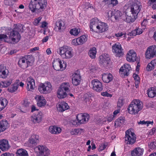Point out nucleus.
<instances>
[{
	"label": "nucleus",
	"mask_w": 156,
	"mask_h": 156,
	"mask_svg": "<svg viewBox=\"0 0 156 156\" xmlns=\"http://www.w3.org/2000/svg\"><path fill=\"white\" fill-rule=\"evenodd\" d=\"M47 4V0H32L29 4V8L32 13L43 11Z\"/></svg>",
	"instance_id": "f257e3e1"
},
{
	"label": "nucleus",
	"mask_w": 156,
	"mask_h": 156,
	"mask_svg": "<svg viewBox=\"0 0 156 156\" xmlns=\"http://www.w3.org/2000/svg\"><path fill=\"white\" fill-rule=\"evenodd\" d=\"M143 108L142 102L139 100H134L128 108L129 112L131 114H136Z\"/></svg>",
	"instance_id": "f03ea898"
},
{
	"label": "nucleus",
	"mask_w": 156,
	"mask_h": 156,
	"mask_svg": "<svg viewBox=\"0 0 156 156\" xmlns=\"http://www.w3.org/2000/svg\"><path fill=\"white\" fill-rule=\"evenodd\" d=\"M33 60L32 56L30 55H26L20 59L18 64L19 66L25 69L32 65Z\"/></svg>",
	"instance_id": "7ed1b4c3"
},
{
	"label": "nucleus",
	"mask_w": 156,
	"mask_h": 156,
	"mask_svg": "<svg viewBox=\"0 0 156 156\" xmlns=\"http://www.w3.org/2000/svg\"><path fill=\"white\" fill-rule=\"evenodd\" d=\"M70 86L69 83L64 82L61 83L59 87V98H66L67 94L66 92L70 91Z\"/></svg>",
	"instance_id": "20e7f679"
},
{
	"label": "nucleus",
	"mask_w": 156,
	"mask_h": 156,
	"mask_svg": "<svg viewBox=\"0 0 156 156\" xmlns=\"http://www.w3.org/2000/svg\"><path fill=\"white\" fill-rule=\"evenodd\" d=\"M38 89L41 93L46 94L51 91L52 86L50 82H45L44 83L40 84L38 86Z\"/></svg>",
	"instance_id": "39448f33"
},
{
	"label": "nucleus",
	"mask_w": 156,
	"mask_h": 156,
	"mask_svg": "<svg viewBox=\"0 0 156 156\" xmlns=\"http://www.w3.org/2000/svg\"><path fill=\"white\" fill-rule=\"evenodd\" d=\"M17 30L16 28H14L12 30H9L7 34L9 38H11V40L13 43L18 42L21 39V36Z\"/></svg>",
	"instance_id": "423d86ee"
},
{
	"label": "nucleus",
	"mask_w": 156,
	"mask_h": 156,
	"mask_svg": "<svg viewBox=\"0 0 156 156\" xmlns=\"http://www.w3.org/2000/svg\"><path fill=\"white\" fill-rule=\"evenodd\" d=\"M125 138L126 141L127 142V143L130 144H133L136 141L135 134L129 130L126 131Z\"/></svg>",
	"instance_id": "0eeeda50"
},
{
	"label": "nucleus",
	"mask_w": 156,
	"mask_h": 156,
	"mask_svg": "<svg viewBox=\"0 0 156 156\" xmlns=\"http://www.w3.org/2000/svg\"><path fill=\"white\" fill-rule=\"evenodd\" d=\"M36 149L38 150L37 153L38 156H48L50 154V150L45 146L38 145Z\"/></svg>",
	"instance_id": "6e6552de"
},
{
	"label": "nucleus",
	"mask_w": 156,
	"mask_h": 156,
	"mask_svg": "<svg viewBox=\"0 0 156 156\" xmlns=\"http://www.w3.org/2000/svg\"><path fill=\"white\" fill-rule=\"evenodd\" d=\"M60 54L63 58H70L73 56L72 49L67 47H62L60 49Z\"/></svg>",
	"instance_id": "1a4fd4ad"
},
{
	"label": "nucleus",
	"mask_w": 156,
	"mask_h": 156,
	"mask_svg": "<svg viewBox=\"0 0 156 156\" xmlns=\"http://www.w3.org/2000/svg\"><path fill=\"white\" fill-rule=\"evenodd\" d=\"M112 51L115 53L116 57H120L123 55L124 53L123 49L122 48L121 45L119 43L115 44L112 46Z\"/></svg>",
	"instance_id": "9d476101"
},
{
	"label": "nucleus",
	"mask_w": 156,
	"mask_h": 156,
	"mask_svg": "<svg viewBox=\"0 0 156 156\" xmlns=\"http://www.w3.org/2000/svg\"><path fill=\"white\" fill-rule=\"evenodd\" d=\"M146 58L150 59L154 57L156 55V45L149 46L145 52Z\"/></svg>",
	"instance_id": "9b49d317"
},
{
	"label": "nucleus",
	"mask_w": 156,
	"mask_h": 156,
	"mask_svg": "<svg viewBox=\"0 0 156 156\" xmlns=\"http://www.w3.org/2000/svg\"><path fill=\"white\" fill-rule=\"evenodd\" d=\"M137 3H134L131 5L130 12L132 15L137 18V15L140 10V7L141 6L139 2L137 1Z\"/></svg>",
	"instance_id": "f8f14e48"
},
{
	"label": "nucleus",
	"mask_w": 156,
	"mask_h": 156,
	"mask_svg": "<svg viewBox=\"0 0 156 156\" xmlns=\"http://www.w3.org/2000/svg\"><path fill=\"white\" fill-rule=\"evenodd\" d=\"M89 115L86 113H80L76 116V119L80 124H85L86 123L89 119Z\"/></svg>",
	"instance_id": "ddd939ff"
},
{
	"label": "nucleus",
	"mask_w": 156,
	"mask_h": 156,
	"mask_svg": "<svg viewBox=\"0 0 156 156\" xmlns=\"http://www.w3.org/2000/svg\"><path fill=\"white\" fill-rule=\"evenodd\" d=\"M91 83L93 86V89L94 90L97 92H100L103 90L102 84L99 80H92Z\"/></svg>",
	"instance_id": "4468645a"
},
{
	"label": "nucleus",
	"mask_w": 156,
	"mask_h": 156,
	"mask_svg": "<svg viewBox=\"0 0 156 156\" xmlns=\"http://www.w3.org/2000/svg\"><path fill=\"white\" fill-rule=\"evenodd\" d=\"M39 136L37 135H32L29 139L28 145L29 147H34L36 146L39 142Z\"/></svg>",
	"instance_id": "2eb2a0df"
},
{
	"label": "nucleus",
	"mask_w": 156,
	"mask_h": 156,
	"mask_svg": "<svg viewBox=\"0 0 156 156\" xmlns=\"http://www.w3.org/2000/svg\"><path fill=\"white\" fill-rule=\"evenodd\" d=\"M26 83L27 89L28 91H33L35 87V80L31 77H30L27 79Z\"/></svg>",
	"instance_id": "dca6fc26"
},
{
	"label": "nucleus",
	"mask_w": 156,
	"mask_h": 156,
	"mask_svg": "<svg viewBox=\"0 0 156 156\" xmlns=\"http://www.w3.org/2000/svg\"><path fill=\"white\" fill-rule=\"evenodd\" d=\"M42 114L41 112H38L34 114L32 116L31 120L34 124L39 123L42 121Z\"/></svg>",
	"instance_id": "f3484780"
},
{
	"label": "nucleus",
	"mask_w": 156,
	"mask_h": 156,
	"mask_svg": "<svg viewBox=\"0 0 156 156\" xmlns=\"http://www.w3.org/2000/svg\"><path fill=\"white\" fill-rule=\"evenodd\" d=\"M98 21L97 18H94L91 20L90 26L91 31L98 32V27H99Z\"/></svg>",
	"instance_id": "a211bd4d"
},
{
	"label": "nucleus",
	"mask_w": 156,
	"mask_h": 156,
	"mask_svg": "<svg viewBox=\"0 0 156 156\" xmlns=\"http://www.w3.org/2000/svg\"><path fill=\"white\" fill-rule=\"evenodd\" d=\"M136 54L134 51L131 50L129 51L126 55V59L129 62H133L136 61Z\"/></svg>",
	"instance_id": "6ab92c4d"
},
{
	"label": "nucleus",
	"mask_w": 156,
	"mask_h": 156,
	"mask_svg": "<svg viewBox=\"0 0 156 156\" xmlns=\"http://www.w3.org/2000/svg\"><path fill=\"white\" fill-rule=\"evenodd\" d=\"M10 147L8 141L6 139L0 140V149L2 151H6Z\"/></svg>",
	"instance_id": "aec40b11"
},
{
	"label": "nucleus",
	"mask_w": 156,
	"mask_h": 156,
	"mask_svg": "<svg viewBox=\"0 0 156 156\" xmlns=\"http://www.w3.org/2000/svg\"><path fill=\"white\" fill-rule=\"evenodd\" d=\"M9 71L6 67L3 64L0 65V78L5 79L7 76Z\"/></svg>",
	"instance_id": "412c9836"
},
{
	"label": "nucleus",
	"mask_w": 156,
	"mask_h": 156,
	"mask_svg": "<svg viewBox=\"0 0 156 156\" xmlns=\"http://www.w3.org/2000/svg\"><path fill=\"white\" fill-rule=\"evenodd\" d=\"M35 99L37 102L38 106L41 107L44 106L46 104V101L45 98L42 95H36Z\"/></svg>",
	"instance_id": "4be33fe9"
},
{
	"label": "nucleus",
	"mask_w": 156,
	"mask_h": 156,
	"mask_svg": "<svg viewBox=\"0 0 156 156\" xmlns=\"http://www.w3.org/2000/svg\"><path fill=\"white\" fill-rule=\"evenodd\" d=\"M130 66L128 64H125L121 67L119 70V72L125 76H127L129 75V72L131 70Z\"/></svg>",
	"instance_id": "5701e85b"
},
{
	"label": "nucleus",
	"mask_w": 156,
	"mask_h": 156,
	"mask_svg": "<svg viewBox=\"0 0 156 156\" xmlns=\"http://www.w3.org/2000/svg\"><path fill=\"white\" fill-rule=\"evenodd\" d=\"M144 150L139 147H136L131 152V156H141L143 154Z\"/></svg>",
	"instance_id": "b1692460"
},
{
	"label": "nucleus",
	"mask_w": 156,
	"mask_h": 156,
	"mask_svg": "<svg viewBox=\"0 0 156 156\" xmlns=\"http://www.w3.org/2000/svg\"><path fill=\"white\" fill-rule=\"evenodd\" d=\"M99 59L100 62L101 64H104V65L105 63L108 64V62L110 60L108 55L107 54H103L101 55L99 57Z\"/></svg>",
	"instance_id": "393cba45"
},
{
	"label": "nucleus",
	"mask_w": 156,
	"mask_h": 156,
	"mask_svg": "<svg viewBox=\"0 0 156 156\" xmlns=\"http://www.w3.org/2000/svg\"><path fill=\"white\" fill-rule=\"evenodd\" d=\"M19 82V80H16L15 83L9 88L8 91L11 93L14 92L16 91L19 86L18 83Z\"/></svg>",
	"instance_id": "a878e982"
},
{
	"label": "nucleus",
	"mask_w": 156,
	"mask_h": 156,
	"mask_svg": "<svg viewBox=\"0 0 156 156\" xmlns=\"http://www.w3.org/2000/svg\"><path fill=\"white\" fill-rule=\"evenodd\" d=\"M112 75L110 74H105L102 76V80L103 82L106 83H109L113 79Z\"/></svg>",
	"instance_id": "bb28decb"
},
{
	"label": "nucleus",
	"mask_w": 156,
	"mask_h": 156,
	"mask_svg": "<svg viewBox=\"0 0 156 156\" xmlns=\"http://www.w3.org/2000/svg\"><path fill=\"white\" fill-rule=\"evenodd\" d=\"M9 123L7 120L0 122V132L4 131L9 127Z\"/></svg>",
	"instance_id": "cd10ccee"
},
{
	"label": "nucleus",
	"mask_w": 156,
	"mask_h": 156,
	"mask_svg": "<svg viewBox=\"0 0 156 156\" xmlns=\"http://www.w3.org/2000/svg\"><path fill=\"white\" fill-rule=\"evenodd\" d=\"M8 103L7 100L4 98H0V112L7 106Z\"/></svg>",
	"instance_id": "c85d7f7f"
},
{
	"label": "nucleus",
	"mask_w": 156,
	"mask_h": 156,
	"mask_svg": "<svg viewBox=\"0 0 156 156\" xmlns=\"http://www.w3.org/2000/svg\"><path fill=\"white\" fill-rule=\"evenodd\" d=\"M99 23L98 32L102 33L108 30V27L106 23Z\"/></svg>",
	"instance_id": "c756f323"
},
{
	"label": "nucleus",
	"mask_w": 156,
	"mask_h": 156,
	"mask_svg": "<svg viewBox=\"0 0 156 156\" xmlns=\"http://www.w3.org/2000/svg\"><path fill=\"white\" fill-rule=\"evenodd\" d=\"M147 94L149 97L153 98L156 96V88L151 87L147 91Z\"/></svg>",
	"instance_id": "7c9ffc66"
},
{
	"label": "nucleus",
	"mask_w": 156,
	"mask_h": 156,
	"mask_svg": "<svg viewBox=\"0 0 156 156\" xmlns=\"http://www.w3.org/2000/svg\"><path fill=\"white\" fill-rule=\"evenodd\" d=\"M143 33L142 30L139 27H137L136 29L131 32H129V35L130 36H135L136 35H139Z\"/></svg>",
	"instance_id": "2f4dec72"
},
{
	"label": "nucleus",
	"mask_w": 156,
	"mask_h": 156,
	"mask_svg": "<svg viewBox=\"0 0 156 156\" xmlns=\"http://www.w3.org/2000/svg\"><path fill=\"white\" fill-rule=\"evenodd\" d=\"M156 66V59L151 61V62L148 64L146 68L148 71H151Z\"/></svg>",
	"instance_id": "473e14b6"
},
{
	"label": "nucleus",
	"mask_w": 156,
	"mask_h": 156,
	"mask_svg": "<svg viewBox=\"0 0 156 156\" xmlns=\"http://www.w3.org/2000/svg\"><path fill=\"white\" fill-rule=\"evenodd\" d=\"M127 15L126 21L128 23L133 22L137 18L135 16H133L130 13H126Z\"/></svg>",
	"instance_id": "72a5a7b5"
},
{
	"label": "nucleus",
	"mask_w": 156,
	"mask_h": 156,
	"mask_svg": "<svg viewBox=\"0 0 156 156\" xmlns=\"http://www.w3.org/2000/svg\"><path fill=\"white\" fill-rule=\"evenodd\" d=\"M84 130L83 129H73L70 130V132L72 135H77L80 134L81 133L84 132Z\"/></svg>",
	"instance_id": "f704fd0d"
},
{
	"label": "nucleus",
	"mask_w": 156,
	"mask_h": 156,
	"mask_svg": "<svg viewBox=\"0 0 156 156\" xmlns=\"http://www.w3.org/2000/svg\"><path fill=\"white\" fill-rule=\"evenodd\" d=\"M16 156H28L27 151L23 149L18 150L16 153Z\"/></svg>",
	"instance_id": "c9c22d12"
},
{
	"label": "nucleus",
	"mask_w": 156,
	"mask_h": 156,
	"mask_svg": "<svg viewBox=\"0 0 156 156\" xmlns=\"http://www.w3.org/2000/svg\"><path fill=\"white\" fill-rule=\"evenodd\" d=\"M69 107L67 104L65 102H62L61 104L59 105V112H63L68 109Z\"/></svg>",
	"instance_id": "e433bc0d"
},
{
	"label": "nucleus",
	"mask_w": 156,
	"mask_h": 156,
	"mask_svg": "<svg viewBox=\"0 0 156 156\" xmlns=\"http://www.w3.org/2000/svg\"><path fill=\"white\" fill-rule=\"evenodd\" d=\"M12 81V79H11L8 80L4 81L0 83V86L3 87H7L11 84Z\"/></svg>",
	"instance_id": "4c0bfd02"
},
{
	"label": "nucleus",
	"mask_w": 156,
	"mask_h": 156,
	"mask_svg": "<svg viewBox=\"0 0 156 156\" xmlns=\"http://www.w3.org/2000/svg\"><path fill=\"white\" fill-rule=\"evenodd\" d=\"M121 12L118 10H115L113 11L112 18H114L115 20H118L121 16Z\"/></svg>",
	"instance_id": "58836bf2"
},
{
	"label": "nucleus",
	"mask_w": 156,
	"mask_h": 156,
	"mask_svg": "<svg viewBox=\"0 0 156 156\" xmlns=\"http://www.w3.org/2000/svg\"><path fill=\"white\" fill-rule=\"evenodd\" d=\"M96 49L95 47H94L90 49L89 51L88 54L90 58L93 59L96 57Z\"/></svg>",
	"instance_id": "ea45409f"
},
{
	"label": "nucleus",
	"mask_w": 156,
	"mask_h": 156,
	"mask_svg": "<svg viewBox=\"0 0 156 156\" xmlns=\"http://www.w3.org/2000/svg\"><path fill=\"white\" fill-rule=\"evenodd\" d=\"M124 117H120L115 120V125L117 126H120L124 123Z\"/></svg>",
	"instance_id": "a19ab883"
},
{
	"label": "nucleus",
	"mask_w": 156,
	"mask_h": 156,
	"mask_svg": "<svg viewBox=\"0 0 156 156\" xmlns=\"http://www.w3.org/2000/svg\"><path fill=\"white\" fill-rule=\"evenodd\" d=\"M79 45H82L87 40V37L85 35L81 36L77 38Z\"/></svg>",
	"instance_id": "79ce46f5"
},
{
	"label": "nucleus",
	"mask_w": 156,
	"mask_h": 156,
	"mask_svg": "<svg viewBox=\"0 0 156 156\" xmlns=\"http://www.w3.org/2000/svg\"><path fill=\"white\" fill-rule=\"evenodd\" d=\"M48 130L51 133L56 134L58 131V128L55 126H51L49 127Z\"/></svg>",
	"instance_id": "37998d69"
},
{
	"label": "nucleus",
	"mask_w": 156,
	"mask_h": 156,
	"mask_svg": "<svg viewBox=\"0 0 156 156\" xmlns=\"http://www.w3.org/2000/svg\"><path fill=\"white\" fill-rule=\"evenodd\" d=\"M105 4L114 6L118 4L117 0H104Z\"/></svg>",
	"instance_id": "c03bdc74"
},
{
	"label": "nucleus",
	"mask_w": 156,
	"mask_h": 156,
	"mask_svg": "<svg viewBox=\"0 0 156 156\" xmlns=\"http://www.w3.org/2000/svg\"><path fill=\"white\" fill-rule=\"evenodd\" d=\"M66 28L64 21L62 20L59 21V32L63 31Z\"/></svg>",
	"instance_id": "a18cd8bd"
},
{
	"label": "nucleus",
	"mask_w": 156,
	"mask_h": 156,
	"mask_svg": "<svg viewBox=\"0 0 156 156\" xmlns=\"http://www.w3.org/2000/svg\"><path fill=\"white\" fill-rule=\"evenodd\" d=\"M59 64L60 68L59 70L60 71H62L65 70L66 66V63L62 60L59 61Z\"/></svg>",
	"instance_id": "49530a36"
},
{
	"label": "nucleus",
	"mask_w": 156,
	"mask_h": 156,
	"mask_svg": "<svg viewBox=\"0 0 156 156\" xmlns=\"http://www.w3.org/2000/svg\"><path fill=\"white\" fill-rule=\"evenodd\" d=\"M148 3L152 9L154 10L156 9V0H149Z\"/></svg>",
	"instance_id": "de8ad7c7"
},
{
	"label": "nucleus",
	"mask_w": 156,
	"mask_h": 156,
	"mask_svg": "<svg viewBox=\"0 0 156 156\" xmlns=\"http://www.w3.org/2000/svg\"><path fill=\"white\" fill-rule=\"evenodd\" d=\"M133 76L134 78V80H135V84L136 87L137 88V86H138V84L140 82V77L138 75L136 74H134L133 75Z\"/></svg>",
	"instance_id": "09e8293b"
},
{
	"label": "nucleus",
	"mask_w": 156,
	"mask_h": 156,
	"mask_svg": "<svg viewBox=\"0 0 156 156\" xmlns=\"http://www.w3.org/2000/svg\"><path fill=\"white\" fill-rule=\"evenodd\" d=\"M79 32L78 29L75 28L71 29L70 33L71 35L75 36L78 35Z\"/></svg>",
	"instance_id": "8fccbe9b"
},
{
	"label": "nucleus",
	"mask_w": 156,
	"mask_h": 156,
	"mask_svg": "<svg viewBox=\"0 0 156 156\" xmlns=\"http://www.w3.org/2000/svg\"><path fill=\"white\" fill-rule=\"evenodd\" d=\"M73 78H74L81 80V76H80V72L78 70L76 71L73 75Z\"/></svg>",
	"instance_id": "3c124183"
},
{
	"label": "nucleus",
	"mask_w": 156,
	"mask_h": 156,
	"mask_svg": "<svg viewBox=\"0 0 156 156\" xmlns=\"http://www.w3.org/2000/svg\"><path fill=\"white\" fill-rule=\"evenodd\" d=\"M92 96V95L90 93L87 92L84 94L83 97V99L85 101L87 102Z\"/></svg>",
	"instance_id": "603ef678"
},
{
	"label": "nucleus",
	"mask_w": 156,
	"mask_h": 156,
	"mask_svg": "<svg viewBox=\"0 0 156 156\" xmlns=\"http://www.w3.org/2000/svg\"><path fill=\"white\" fill-rule=\"evenodd\" d=\"M115 36L117 37H120L122 38H125L126 35V33H123L121 32H119L115 34Z\"/></svg>",
	"instance_id": "864d4df0"
},
{
	"label": "nucleus",
	"mask_w": 156,
	"mask_h": 156,
	"mask_svg": "<svg viewBox=\"0 0 156 156\" xmlns=\"http://www.w3.org/2000/svg\"><path fill=\"white\" fill-rule=\"evenodd\" d=\"M42 18V17L41 16H40L37 18H35L33 22L34 25L36 26H38Z\"/></svg>",
	"instance_id": "5fc2aeb1"
},
{
	"label": "nucleus",
	"mask_w": 156,
	"mask_h": 156,
	"mask_svg": "<svg viewBox=\"0 0 156 156\" xmlns=\"http://www.w3.org/2000/svg\"><path fill=\"white\" fill-rule=\"evenodd\" d=\"M80 81V80H78L74 78H72V82L74 85L77 86L79 84Z\"/></svg>",
	"instance_id": "6e6d98bb"
},
{
	"label": "nucleus",
	"mask_w": 156,
	"mask_h": 156,
	"mask_svg": "<svg viewBox=\"0 0 156 156\" xmlns=\"http://www.w3.org/2000/svg\"><path fill=\"white\" fill-rule=\"evenodd\" d=\"M153 122H151L149 121H145L144 120L143 121H140V122H138V124H141V125H144V124H146L147 126H148L149 124L153 123Z\"/></svg>",
	"instance_id": "4d7b16f0"
},
{
	"label": "nucleus",
	"mask_w": 156,
	"mask_h": 156,
	"mask_svg": "<svg viewBox=\"0 0 156 156\" xmlns=\"http://www.w3.org/2000/svg\"><path fill=\"white\" fill-rule=\"evenodd\" d=\"M149 145L150 148L151 149H154L156 148V143L155 142H150Z\"/></svg>",
	"instance_id": "13d9d810"
},
{
	"label": "nucleus",
	"mask_w": 156,
	"mask_h": 156,
	"mask_svg": "<svg viewBox=\"0 0 156 156\" xmlns=\"http://www.w3.org/2000/svg\"><path fill=\"white\" fill-rule=\"evenodd\" d=\"M53 67L54 69L57 71H58V65L57 62L54 61L52 62Z\"/></svg>",
	"instance_id": "bf43d9fd"
},
{
	"label": "nucleus",
	"mask_w": 156,
	"mask_h": 156,
	"mask_svg": "<svg viewBox=\"0 0 156 156\" xmlns=\"http://www.w3.org/2000/svg\"><path fill=\"white\" fill-rule=\"evenodd\" d=\"M123 100L122 98H120L119 99L118 103L117 106L120 108L123 105Z\"/></svg>",
	"instance_id": "052dcab7"
},
{
	"label": "nucleus",
	"mask_w": 156,
	"mask_h": 156,
	"mask_svg": "<svg viewBox=\"0 0 156 156\" xmlns=\"http://www.w3.org/2000/svg\"><path fill=\"white\" fill-rule=\"evenodd\" d=\"M101 95L104 96L109 97H111L112 96V94L108 93L106 91L101 93Z\"/></svg>",
	"instance_id": "680f3d73"
},
{
	"label": "nucleus",
	"mask_w": 156,
	"mask_h": 156,
	"mask_svg": "<svg viewBox=\"0 0 156 156\" xmlns=\"http://www.w3.org/2000/svg\"><path fill=\"white\" fill-rule=\"evenodd\" d=\"M78 38L73 39L72 42V44L76 46L79 45V42L78 41Z\"/></svg>",
	"instance_id": "e2e57ef3"
},
{
	"label": "nucleus",
	"mask_w": 156,
	"mask_h": 156,
	"mask_svg": "<svg viewBox=\"0 0 156 156\" xmlns=\"http://www.w3.org/2000/svg\"><path fill=\"white\" fill-rule=\"evenodd\" d=\"M8 37L6 34H0V39H8Z\"/></svg>",
	"instance_id": "0e129e2a"
},
{
	"label": "nucleus",
	"mask_w": 156,
	"mask_h": 156,
	"mask_svg": "<svg viewBox=\"0 0 156 156\" xmlns=\"http://www.w3.org/2000/svg\"><path fill=\"white\" fill-rule=\"evenodd\" d=\"M148 23L147 20V19H144L143 22L141 23V25L142 26L146 27V25Z\"/></svg>",
	"instance_id": "69168bd1"
},
{
	"label": "nucleus",
	"mask_w": 156,
	"mask_h": 156,
	"mask_svg": "<svg viewBox=\"0 0 156 156\" xmlns=\"http://www.w3.org/2000/svg\"><path fill=\"white\" fill-rule=\"evenodd\" d=\"M106 145L105 144H101L100 146L99 150L100 151L104 150L106 148Z\"/></svg>",
	"instance_id": "338daca9"
},
{
	"label": "nucleus",
	"mask_w": 156,
	"mask_h": 156,
	"mask_svg": "<svg viewBox=\"0 0 156 156\" xmlns=\"http://www.w3.org/2000/svg\"><path fill=\"white\" fill-rule=\"evenodd\" d=\"M1 156H14V154L12 153H6L2 154Z\"/></svg>",
	"instance_id": "774afa93"
}]
</instances>
